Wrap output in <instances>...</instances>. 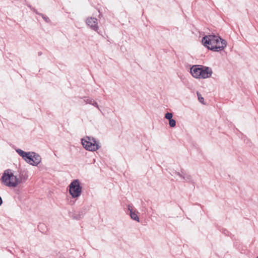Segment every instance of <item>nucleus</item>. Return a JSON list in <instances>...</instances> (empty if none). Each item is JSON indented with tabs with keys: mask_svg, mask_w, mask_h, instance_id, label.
Here are the masks:
<instances>
[{
	"mask_svg": "<svg viewBox=\"0 0 258 258\" xmlns=\"http://www.w3.org/2000/svg\"><path fill=\"white\" fill-rule=\"evenodd\" d=\"M28 178V176L26 173H21L18 176L14 174L12 170L7 169L2 176L1 182L6 186L15 188L20 184L25 182Z\"/></svg>",
	"mask_w": 258,
	"mask_h": 258,
	"instance_id": "1",
	"label": "nucleus"
},
{
	"mask_svg": "<svg viewBox=\"0 0 258 258\" xmlns=\"http://www.w3.org/2000/svg\"><path fill=\"white\" fill-rule=\"evenodd\" d=\"M202 42L205 47L216 52L224 50L227 45V42L224 39L213 35L205 36L202 38Z\"/></svg>",
	"mask_w": 258,
	"mask_h": 258,
	"instance_id": "2",
	"label": "nucleus"
},
{
	"mask_svg": "<svg viewBox=\"0 0 258 258\" xmlns=\"http://www.w3.org/2000/svg\"><path fill=\"white\" fill-rule=\"evenodd\" d=\"M190 73L196 79H205L210 78L213 72L209 67L202 65H194L190 68Z\"/></svg>",
	"mask_w": 258,
	"mask_h": 258,
	"instance_id": "3",
	"label": "nucleus"
},
{
	"mask_svg": "<svg viewBox=\"0 0 258 258\" xmlns=\"http://www.w3.org/2000/svg\"><path fill=\"white\" fill-rule=\"evenodd\" d=\"M81 143L83 147L89 151H96L100 148L99 143L92 137H85L82 139Z\"/></svg>",
	"mask_w": 258,
	"mask_h": 258,
	"instance_id": "4",
	"label": "nucleus"
},
{
	"mask_svg": "<svg viewBox=\"0 0 258 258\" xmlns=\"http://www.w3.org/2000/svg\"><path fill=\"white\" fill-rule=\"evenodd\" d=\"M69 193L73 198L79 197L82 193V187L78 179L73 180L69 185Z\"/></svg>",
	"mask_w": 258,
	"mask_h": 258,
	"instance_id": "5",
	"label": "nucleus"
},
{
	"mask_svg": "<svg viewBox=\"0 0 258 258\" xmlns=\"http://www.w3.org/2000/svg\"><path fill=\"white\" fill-rule=\"evenodd\" d=\"M41 161V158L40 155L34 152H31L26 162L33 166H37Z\"/></svg>",
	"mask_w": 258,
	"mask_h": 258,
	"instance_id": "6",
	"label": "nucleus"
},
{
	"mask_svg": "<svg viewBox=\"0 0 258 258\" xmlns=\"http://www.w3.org/2000/svg\"><path fill=\"white\" fill-rule=\"evenodd\" d=\"M86 23L92 30L97 31L98 26L97 19L95 18H88L86 20Z\"/></svg>",
	"mask_w": 258,
	"mask_h": 258,
	"instance_id": "7",
	"label": "nucleus"
},
{
	"mask_svg": "<svg viewBox=\"0 0 258 258\" xmlns=\"http://www.w3.org/2000/svg\"><path fill=\"white\" fill-rule=\"evenodd\" d=\"M128 211L132 219L138 222H140V219L138 216V212L134 210L132 207L130 205L128 206Z\"/></svg>",
	"mask_w": 258,
	"mask_h": 258,
	"instance_id": "8",
	"label": "nucleus"
},
{
	"mask_svg": "<svg viewBox=\"0 0 258 258\" xmlns=\"http://www.w3.org/2000/svg\"><path fill=\"white\" fill-rule=\"evenodd\" d=\"M84 101L86 104H91L96 107L98 110H100L98 103L93 99L88 97H85Z\"/></svg>",
	"mask_w": 258,
	"mask_h": 258,
	"instance_id": "9",
	"label": "nucleus"
},
{
	"mask_svg": "<svg viewBox=\"0 0 258 258\" xmlns=\"http://www.w3.org/2000/svg\"><path fill=\"white\" fill-rule=\"evenodd\" d=\"M17 152L18 153V154L21 156L23 159L26 162L29 155L30 154L31 152H25L24 151L21 150V149H17L16 150Z\"/></svg>",
	"mask_w": 258,
	"mask_h": 258,
	"instance_id": "10",
	"label": "nucleus"
},
{
	"mask_svg": "<svg viewBox=\"0 0 258 258\" xmlns=\"http://www.w3.org/2000/svg\"><path fill=\"white\" fill-rule=\"evenodd\" d=\"M177 174L182 178L186 180H190L191 179V177L190 175L185 174H181L179 172L177 173Z\"/></svg>",
	"mask_w": 258,
	"mask_h": 258,
	"instance_id": "11",
	"label": "nucleus"
},
{
	"mask_svg": "<svg viewBox=\"0 0 258 258\" xmlns=\"http://www.w3.org/2000/svg\"><path fill=\"white\" fill-rule=\"evenodd\" d=\"M173 114L172 113L167 112L165 114V117L166 119L170 120L172 119Z\"/></svg>",
	"mask_w": 258,
	"mask_h": 258,
	"instance_id": "12",
	"label": "nucleus"
},
{
	"mask_svg": "<svg viewBox=\"0 0 258 258\" xmlns=\"http://www.w3.org/2000/svg\"><path fill=\"white\" fill-rule=\"evenodd\" d=\"M169 124L170 127H174L176 125V121L174 119H172L169 121Z\"/></svg>",
	"mask_w": 258,
	"mask_h": 258,
	"instance_id": "13",
	"label": "nucleus"
},
{
	"mask_svg": "<svg viewBox=\"0 0 258 258\" xmlns=\"http://www.w3.org/2000/svg\"><path fill=\"white\" fill-rule=\"evenodd\" d=\"M197 95H198V99H199V100L200 101V102H201L202 103L204 104V99L203 97H202L201 96V95L200 94V93H197Z\"/></svg>",
	"mask_w": 258,
	"mask_h": 258,
	"instance_id": "14",
	"label": "nucleus"
},
{
	"mask_svg": "<svg viewBox=\"0 0 258 258\" xmlns=\"http://www.w3.org/2000/svg\"><path fill=\"white\" fill-rule=\"evenodd\" d=\"M42 18L44 20V21L45 22H49V18L48 17L42 15Z\"/></svg>",
	"mask_w": 258,
	"mask_h": 258,
	"instance_id": "15",
	"label": "nucleus"
},
{
	"mask_svg": "<svg viewBox=\"0 0 258 258\" xmlns=\"http://www.w3.org/2000/svg\"><path fill=\"white\" fill-rule=\"evenodd\" d=\"M2 203H3V201H2L1 197H0V206L2 204Z\"/></svg>",
	"mask_w": 258,
	"mask_h": 258,
	"instance_id": "16",
	"label": "nucleus"
},
{
	"mask_svg": "<svg viewBox=\"0 0 258 258\" xmlns=\"http://www.w3.org/2000/svg\"><path fill=\"white\" fill-rule=\"evenodd\" d=\"M256 258H258V256H257V257H256Z\"/></svg>",
	"mask_w": 258,
	"mask_h": 258,
	"instance_id": "17",
	"label": "nucleus"
}]
</instances>
